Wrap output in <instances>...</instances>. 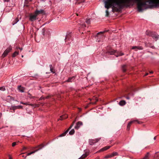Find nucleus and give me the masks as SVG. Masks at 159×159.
I'll return each instance as SVG.
<instances>
[{
  "label": "nucleus",
  "instance_id": "obj_27",
  "mask_svg": "<svg viewBox=\"0 0 159 159\" xmlns=\"http://www.w3.org/2000/svg\"><path fill=\"white\" fill-rule=\"evenodd\" d=\"M25 89L21 87L20 86V92H24Z\"/></svg>",
  "mask_w": 159,
  "mask_h": 159
},
{
  "label": "nucleus",
  "instance_id": "obj_14",
  "mask_svg": "<svg viewBox=\"0 0 159 159\" xmlns=\"http://www.w3.org/2000/svg\"><path fill=\"white\" fill-rule=\"evenodd\" d=\"M126 102L125 101L122 100L120 101L119 103L120 105L121 106H123L125 104Z\"/></svg>",
  "mask_w": 159,
  "mask_h": 159
},
{
  "label": "nucleus",
  "instance_id": "obj_11",
  "mask_svg": "<svg viewBox=\"0 0 159 159\" xmlns=\"http://www.w3.org/2000/svg\"><path fill=\"white\" fill-rule=\"evenodd\" d=\"M68 117V116L66 115H65L64 116H62L60 117V118L58 119V120H62Z\"/></svg>",
  "mask_w": 159,
  "mask_h": 159
},
{
  "label": "nucleus",
  "instance_id": "obj_12",
  "mask_svg": "<svg viewBox=\"0 0 159 159\" xmlns=\"http://www.w3.org/2000/svg\"><path fill=\"white\" fill-rule=\"evenodd\" d=\"M19 21V20L18 18V17L16 18L12 22V25H14L15 24H16Z\"/></svg>",
  "mask_w": 159,
  "mask_h": 159
},
{
  "label": "nucleus",
  "instance_id": "obj_43",
  "mask_svg": "<svg viewBox=\"0 0 159 159\" xmlns=\"http://www.w3.org/2000/svg\"><path fill=\"white\" fill-rule=\"evenodd\" d=\"M21 57H23V55H22Z\"/></svg>",
  "mask_w": 159,
  "mask_h": 159
},
{
  "label": "nucleus",
  "instance_id": "obj_20",
  "mask_svg": "<svg viewBox=\"0 0 159 159\" xmlns=\"http://www.w3.org/2000/svg\"><path fill=\"white\" fill-rule=\"evenodd\" d=\"M75 133V130L74 129H72L71 130L69 133V134L70 135H72L73 134Z\"/></svg>",
  "mask_w": 159,
  "mask_h": 159
},
{
  "label": "nucleus",
  "instance_id": "obj_7",
  "mask_svg": "<svg viewBox=\"0 0 159 159\" xmlns=\"http://www.w3.org/2000/svg\"><path fill=\"white\" fill-rule=\"evenodd\" d=\"M110 147H111L110 146H107L105 147L102 148L99 151V152H102V151H105V150L108 149L109 148H110Z\"/></svg>",
  "mask_w": 159,
  "mask_h": 159
},
{
  "label": "nucleus",
  "instance_id": "obj_8",
  "mask_svg": "<svg viewBox=\"0 0 159 159\" xmlns=\"http://www.w3.org/2000/svg\"><path fill=\"white\" fill-rule=\"evenodd\" d=\"M150 155L149 152H147L146 154L145 155L144 157L141 159H149Z\"/></svg>",
  "mask_w": 159,
  "mask_h": 159
},
{
  "label": "nucleus",
  "instance_id": "obj_21",
  "mask_svg": "<svg viewBox=\"0 0 159 159\" xmlns=\"http://www.w3.org/2000/svg\"><path fill=\"white\" fill-rule=\"evenodd\" d=\"M37 151V150H36V151H33V152H31L30 153H28L27 154V155H30L34 153H35Z\"/></svg>",
  "mask_w": 159,
  "mask_h": 159
},
{
  "label": "nucleus",
  "instance_id": "obj_5",
  "mask_svg": "<svg viewBox=\"0 0 159 159\" xmlns=\"http://www.w3.org/2000/svg\"><path fill=\"white\" fill-rule=\"evenodd\" d=\"M132 49L137 51L138 50L142 49L143 48L141 47L133 46L132 47Z\"/></svg>",
  "mask_w": 159,
  "mask_h": 159
},
{
  "label": "nucleus",
  "instance_id": "obj_32",
  "mask_svg": "<svg viewBox=\"0 0 159 159\" xmlns=\"http://www.w3.org/2000/svg\"><path fill=\"white\" fill-rule=\"evenodd\" d=\"M31 0H25V1L26 3H27L31 1Z\"/></svg>",
  "mask_w": 159,
  "mask_h": 159
},
{
  "label": "nucleus",
  "instance_id": "obj_17",
  "mask_svg": "<svg viewBox=\"0 0 159 159\" xmlns=\"http://www.w3.org/2000/svg\"><path fill=\"white\" fill-rule=\"evenodd\" d=\"M112 157H112L111 154H109V155H107L105 157H104V158H111Z\"/></svg>",
  "mask_w": 159,
  "mask_h": 159
},
{
  "label": "nucleus",
  "instance_id": "obj_24",
  "mask_svg": "<svg viewBox=\"0 0 159 159\" xmlns=\"http://www.w3.org/2000/svg\"><path fill=\"white\" fill-rule=\"evenodd\" d=\"M91 20L90 19H87L86 20V22L88 24H89L90 23Z\"/></svg>",
  "mask_w": 159,
  "mask_h": 159
},
{
  "label": "nucleus",
  "instance_id": "obj_38",
  "mask_svg": "<svg viewBox=\"0 0 159 159\" xmlns=\"http://www.w3.org/2000/svg\"><path fill=\"white\" fill-rule=\"evenodd\" d=\"M150 73H151V74H152V73H153V72L152 71H150Z\"/></svg>",
  "mask_w": 159,
  "mask_h": 159
},
{
  "label": "nucleus",
  "instance_id": "obj_36",
  "mask_svg": "<svg viewBox=\"0 0 159 159\" xmlns=\"http://www.w3.org/2000/svg\"><path fill=\"white\" fill-rule=\"evenodd\" d=\"M26 149V148L25 147H23V150H25Z\"/></svg>",
  "mask_w": 159,
  "mask_h": 159
},
{
  "label": "nucleus",
  "instance_id": "obj_40",
  "mask_svg": "<svg viewBox=\"0 0 159 159\" xmlns=\"http://www.w3.org/2000/svg\"><path fill=\"white\" fill-rule=\"evenodd\" d=\"M123 70V71H124V72H125V70H125V69H124Z\"/></svg>",
  "mask_w": 159,
  "mask_h": 159
},
{
  "label": "nucleus",
  "instance_id": "obj_9",
  "mask_svg": "<svg viewBox=\"0 0 159 159\" xmlns=\"http://www.w3.org/2000/svg\"><path fill=\"white\" fill-rule=\"evenodd\" d=\"M73 126V125H71L70 126V127L69 128V129L67 130L65 132H64V133L62 134H61L60 135V137H63V136H65L66 134L68 133V130L70 129L72 126Z\"/></svg>",
  "mask_w": 159,
  "mask_h": 159
},
{
  "label": "nucleus",
  "instance_id": "obj_30",
  "mask_svg": "<svg viewBox=\"0 0 159 159\" xmlns=\"http://www.w3.org/2000/svg\"><path fill=\"white\" fill-rule=\"evenodd\" d=\"M159 36L158 35H157L156 36H153V37L155 38L156 39H158V38Z\"/></svg>",
  "mask_w": 159,
  "mask_h": 159
},
{
  "label": "nucleus",
  "instance_id": "obj_37",
  "mask_svg": "<svg viewBox=\"0 0 159 159\" xmlns=\"http://www.w3.org/2000/svg\"><path fill=\"white\" fill-rule=\"evenodd\" d=\"M102 33V32H100V33H98V34H101V33Z\"/></svg>",
  "mask_w": 159,
  "mask_h": 159
},
{
  "label": "nucleus",
  "instance_id": "obj_10",
  "mask_svg": "<svg viewBox=\"0 0 159 159\" xmlns=\"http://www.w3.org/2000/svg\"><path fill=\"white\" fill-rule=\"evenodd\" d=\"M154 158V159H159V152L155 153Z\"/></svg>",
  "mask_w": 159,
  "mask_h": 159
},
{
  "label": "nucleus",
  "instance_id": "obj_41",
  "mask_svg": "<svg viewBox=\"0 0 159 159\" xmlns=\"http://www.w3.org/2000/svg\"><path fill=\"white\" fill-rule=\"evenodd\" d=\"M126 98L128 99H129V97H127Z\"/></svg>",
  "mask_w": 159,
  "mask_h": 159
},
{
  "label": "nucleus",
  "instance_id": "obj_4",
  "mask_svg": "<svg viewBox=\"0 0 159 159\" xmlns=\"http://www.w3.org/2000/svg\"><path fill=\"white\" fill-rule=\"evenodd\" d=\"M82 125L83 123L81 121H79L77 123L76 125L75 126V129H78Z\"/></svg>",
  "mask_w": 159,
  "mask_h": 159
},
{
  "label": "nucleus",
  "instance_id": "obj_29",
  "mask_svg": "<svg viewBox=\"0 0 159 159\" xmlns=\"http://www.w3.org/2000/svg\"><path fill=\"white\" fill-rule=\"evenodd\" d=\"M16 145V143L15 142H13L12 144V147H14Z\"/></svg>",
  "mask_w": 159,
  "mask_h": 159
},
{
  "label": "nucleus",
  "instance_id": "obj_16",
  "mask_svg": "<svg viewBox=\"0 0 159 159\" xmlns=\"http://www.w3.org/2000/svg\"><path fill=\"white\" fill-rule=\"evenodd\" d=\"M12 107L13 110H14L16 109H19L20 108V106H12Z\"/></svg>",
  "mask_w": 159,
  "mask_h": 159
},
{
  "label": "nucleus",
  "instance_id": "obj_19",
  "mask_svg": "<svg viewBox=\"0 0 159 159\" xmlns=\"http://www.w3.org/2000/svg\"><path fill=\"white\" fill-rule=\"evenodd\" d=\"M80 26L82 28H84L86 27L85 25L83 22H81L80 23Z\"/></svg>",
  "mask_w": 159,
  "mask_h": 159
},
{
  "label": "nucleus",
  "instance_id": "obj_22",
  "mask_svg": "<svg viewBox=\"0 0 159 159\" xmlns=\"http://www.w3.org/2000/svg\"><path fill=\"white\" fill-rule=\"evenodd\" d=\"M93 100H96V101L95 102L92 103L94 104H95L96 102H97L98 100V98H95V97L93 98Z\"/></svg>",
  "mask_w": 159,
  "mask_h": 159
},
{
  "label": "nucleus",
  "instance_id": "obj_42",
  "mask_svg": "<svg viewBox=\"0 0 159 159\" xmlns=\"http://www.w3.org/2000/svg\"><path fill=\"white\" fill-rule=\"evenodd\" d=\"M156 139V137H154V140H155Z\"/></svg>",
  "mask_w": 159,
  "mask_h": 159
},
{
  "label": "nucleus",
  "instance_id": "obj_1",
  "mask_svg": "<svg viewBox=\"0 0 159 159\" xmlns=\"http://www.w3.org/2000/svg\"><path fill=\"white\" fill-rule=\"evenodd\" d=\"M43 11L42 10L36 11L33 14H31L30 16V21H33L36 20L37 18V17L39 14L43 12Z\"/></svg>",
  "mask_w": 159,
  "mask_h": 159
},
{
  "label": "nucleus",
  "instance_id": "obj_26",
  "mask_svg": "<svg viewBox=\"0 0 159 159\" xmlns=\"http://www.w3.org/2000/svg\"><path fill=\"white\" fill-rule=\"evenodd\" d=\"M0 90L4 91L5 90V88L4 87H0Z\"/></svg>",
  "mask_w": 159,
  "mask_h": 159
},
{
  "label": "nucleus",
  "instance_id": "obj_13",
  "mask_svg": "<svg viewBox=\"0 0 159 159\" xmlns=\"http://www.w3.org/2000/svg\"><path fill=\"white\" fill-rule=\"evenodd\" d=\"M135 121V120H133V121H131L129 122V123L128 124L127 126V129H129V127L131 125V124L133 122H134Z\"/></svg>",
  "mask_w": 159,
  "mask_h": 159
},
{
  "label": "nucleus",
  "instance_id": "obj_2",
  "mask_svg": "<svg viewBox=\"0 0 159 159\" xmlns=\"http://www.w3.org/2000/svg\"><path fill=\"white\" fill-rule=\"evenodd\" d=\"M110 55H115L116 57L123 55L124 54L122 52H116V50H113L109 52Z\"/></svg>",
  "mask_w": 159,
  "mask_h": 159
},
{
  "label": "nucleus",
  "instance_id": "obj_34",
  "mask_svg": "<svg viewBox=\"0 0 159 159\" xmlns=\"http://www.w3.org/2000/svg\"><path fill=\"white\" fill-rule=\"evenodd\" d=\"M9 159H12V157L10 155H9Z\"/></svg>",
  "mask_w": 159,
  "mask_h": 159
},
{
  "label": "nucleus",
  "instance_id": "obj_23",
  "mask_svg": "<svg viewBox=\"0 0 159 159\" xmlns=\"http://www.w3.org/2000/svg\"><path fill=\"white\" fill-rule=\"evenodd\" d=\"M111 154L112 156V157H113L117 155L118 154L116 152H115L111 153Z\"/></svg>",
  "mask_w": 159,
  "mask_h": 159
},
{
  "label": "nucleus",
  "instance_id": "obj_15",
  "mask_svg": "<svg viewBox=\"0 0 159 159\" xmlns=\"http://www.w3.org/2000/svg\"><path fill=\"white\" fill-rule=\"evenodd\" d=\"M88 155V154L85 153L83 154L79 159H84Z\"/></svg>",
  "mask_w": 159,
  "mask_h": 159
},
{
  "label": "nucleus",
  "instance_id": "obj_25",
  "mask_svg": "<svg viewBox=\"0 0 159 159\" xmlns=\"http://www.w3.org/2000/svg\"><path fill=\"white\" fill-rule=\"evenodd\" d=\"M73 78H74L73 77H71V78H70L66 81L68 82H71L72 81L71 80L72 79H73Z\"/></svg>",
  "mask_w": 159,
  "mask_h": 159
},
{
  "label": "nucleus",
  "instance_id": "obj_31",
  "mask_svg": "<svg viewBox=\"0 0 159 159\" xmlns=\"http://www.w3.org/2000/svg\"><path fill=\"white\" fill-rule=\"evenodd\" d=\"M50 67H51V66H52V65H50ZM50 70H51V72H52V73H54V71H53V69H52V68H51V67H50Z\"/></svg>",
  "mask_w": 159,
  "mask_h": 159
},
{
  "label": "nucleus",
  "instance_id": "obj_6",
  "mask_svg": "<svg viewBox=\"0 0 159 159\" xmlns=\"http://www.w3.org/2000/svg\"><path fill=\"white\" fill-rule=\"evenodd\" d=\"M98 139H97L96 141L94 140L90 139L89 140V144L90 145H92L94 144L96 142H98Z\"/></svg>",
  "mask_w": 159,
  "mask_h": 159
},
{
  "label": "nucleus",
  "instance_id": "obj_3",
  "mask_svg": "<svg viewBox=\"0 0 159 159\" xmlns=\"http://www.w3.org/2000/svg\"><path fill=\"white\" fill-rule=\"evenodd\" d=\"M12 50V48L10 46L8 48H7L4 52L3 53L2 55V57L3 58L5 57L8 54L9 52L11 50Z\"/></svg>",
  "mask_w": 159,
  "mask_h": 159
},
{
  "label": "nucleus",
  "instance_id": "obj_39",
  "mask_svg": "<svg viewBox=\"0 0 159 159\" xmlns=\"http://www.w3.org/2000/svg\"><path fill=\"white\" fill-rule=\"evenodd\" d=\"M148 73H146L145 75L144 76H146V75H148Z\"/></svg>",
  "mask_w": 159,
  "mask_h": 159
},
{
  "label": "nucleus",
  "instance_id": "obj_35",
  "mask_svg": "<svg viewBox=\"0 0 159 159\" xmlns=\"http://www.w3.org/2000/svg\"><path fill=\"white\" fill-rule=\"evenodd\" d=\"M18 89L19 90H20V85H19L18 86Z\"/></svg>",
  "mask_w": 159,
  "mask_h": 159
},
{
  "label": "nucleus",
  "instance_id": "obj_33",
  "mask_svg": "<svg viewBox=\"0 0 159 159\" xmlns=\"http://www.w3.org/2000/svg\"><path fill=\"white\" fill-rule=\"evenodd\" d=\"M10 0H4V2H8Z\"/></svg>",
  "mask_w": 159,
  "mask_h": 159
},
{
  "label": "nucleus",
  "instance_id": "obj_18",
  "mask_svg": "<svg viewBox=\"0 0 159 159\" xmlns=\"http://www.w3.org/2000/svg\"><path fill=\"white\" fill-rule=\"evenodd\" d=\"M19 52H15L12 54V57H15L19 54Z\"/></svg>",
  "mask_w": 159,
  "mask_h": 159
},
{
  "label": "nucleus",
  "instance_id": "obj_28",
  "mask_svg": "<svg viewBox=\"0 0 159 159\" xmlns=\"http://www.w3.org/2000/svg\"><path fill=\"white\" fill-rule=\"evenodd\" d=\"M106 16H108L109 13V12H108V10H106Z\"/></svg>",
  "mask_w": 159,
  "mask_h": 159
}]
</instances>
